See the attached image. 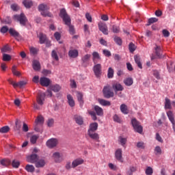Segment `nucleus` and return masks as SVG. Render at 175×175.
Listing matches in <instances>:
<instances>
[{
    "label": "nucleus",
    "instance_id": "15",
    "mask_svg": "<svg viewBox=\"0 0 175 175\" xmlns=\"http://www.w3.org/2000/svg\"><path fill=\"white\" fill-rule=\"evenodd\" d=\"M98 28L104 35H109V30L107 29V25L105 23L98 24Z\"/></svg>",
    "mask_w": 175,
    "mask_h": 175
},
{
    "label": "nucleus",
    "instance_id": "35",
    "mask_svg": "<svg viewBox=\"0 0 175 175\" xmlns=\"http://www.w3.org/2000/svg\"><path fill=\"white\" fill-rule=\"evenodd\" d=\"M29 51H30V54H32V55H36V54L39 53V49L33 46H30Z\"/></svg>",
    "mask_w": 175,
    "mask_h": 175
},
{
    "label": "nucleus",
    "instance_id": "44",
    "mask_svg": "<svg viewBox=\"0 0 175 175\" xmlns=\"http://www.w3.org/2000/svg\"><path fill=\"white\" fill-rule=\"evenodd\" d=\"M11 163H12V167H14L15 169H18L20 166V161L17 160H13Z\"/></svg>",
    "mask_w": 175,
    "mask_h": 175
},
{
    "label": "nucleus",
    "instance_id": "26",
    "mask_svg": "<svg viewBox=\"0 0 175 175\" xmlns=\"http://www.w3.org/2000/svg\"><path fill=\"white\" fill-rule=\"evenodd\" d=\"M98 102L101 105V106H111V103H110V101L106 100L103 98H98Z\"/></svg>",
    "mask_w": 175,
    "mask_h": 175
},
{
    "label": "nucleus",
    "instance_id": "29",
    "mask_svg": "<svg viewBox=\"0 0 175 175\" xmlns=\"http://www.w3.org/2000/svg\"><path fill=\"white\" fill-rule=\"evenodd\" d=\"M9 33L11 35V36H13L14 38H20V33L14 30V29H10Z\"/></svg>",
    "mask_w": 175,
    "mask_h": 175
},
{
    "label": "nucleus",
    "instance_id": "47",
    "mask_svg": "<svg viewBox=\"0 0 175 175\" xmlns=\"http://www.w3.org/2000/svg\"><path fill=\"white\" fill-rule=\"evenodd\" d=\"M145 173L146 175H152V173H154V170H152V167H147Z\"/></svg>",
    "mask_w": 175,
    "mask_h": 175
},
{
    "label": "nucleus",
    "instance_id": "40",
    "mask_svg": "<svg viewBox=\"0 0 175 175\" xmlns=\"http://www.w3.org/2000/svg\"><path fill=\"white\" fill-rule=\"evenodd\" d=\"M118 142L121 144V146H122L124 147V146H125V144H126L127 139H126V138H124L122 136H120L119 139H118Z\"/></svg>",
    "mask_w": 175,
    "mask_h": 175
},
{
    "label": "nucleus",
    "instance_id": "9",
    "mask_svg": "<svg viewBox=\"0 0 175 175\" xmlns=\"http://www.w3.org/2000/svg\"><path fill=\"white\" fill-rule=\"evenodd\" d=\"M93 71L96 77H100L102 75V65L100 64H94Z\"/></svg>",
    "mask_w": 175,
    "mask_h": 175
},
{
    "label": "nucleus",
    "instance_id": "1",
    "mask_svg": "<svg viewBox=\"0 0 175 175\" xmlns=\"http://www.w3.org/2000/svg\"><path fill=\"white\" fill-rule=\"evenodd\" d=\"M59 17L62 18L65 25H68L69 29L68 32L70 35H75L76 33V30H75V26L72 25V19L70 16L66 12V10L63 8L60 10V13L59 14Z\"/></svg>",
    "mask_w": 175,
    "mask_h": 175
},
{
    "label": "nucleus",
    "instance_id": "54",
    "mask_svg": "<svg viewBox=\"0 0 175 175\" xmlns=\"http://www.w3.org/2000/svg\"><path fill=\"white\" fill-rule=\"evenodd\" d=\"M103 53L105 57H111V52L107 49H103Z\"/></svg>",
    "mask_w": 175,
    "mask_h": 175
},
{
    "label": "nucleus",
    "instance_id": "17",
    "mask_svg": "<svg viewBox=\"0 0 175 175\" xmlns=\"http://www.w3.org/2000/svg\"><path fill=\"white\" fill-rule=\"evenodd\" d=\"M38 159L39 157L36 154H32L31 155L27 157V161L28 162H30V163H37Z\"/></svg>",
    "mask_w": 175,
    "mask_h": 175
},
{
    "label": "nucleus",
    "instance_id": "49",
    "mask_svg": "<svg viewBox=\"0 0 175 175\" xmlns=\"http://www.w3.org/2000/svg\"><path fill=\"white\" fill-rule=\"evenodd\" d=\"M38 139H39V136L33 135L30 138V142L32 144H35L36 143V142L38 141Z\"/></svg>",
    "mask_w": 175,
    "mask_h": 175
},
{
    "label": "nucleus",
    "instance_id": "50",
    "mask_svg": "<svg viewBox=\"0 0 175 175\" xmlns=\"http://www.w3.org/2000/svg\"><path fill=\"white\" fill-rule=\"evenodd\" d=\"M114 42L116 44H118V46H121V44H122V40L120 37H115Z\"/></svg>",
    "mask_w": 175,
    "mask_h": 175
},
{
    "label": "nucleus",
    "instance_id": "3",
    "mask_svg": "<svg viewBox=\"0 0 175 175\" xmlns=\"http://www.w3.org/2000/svg\"><path fill=\"white\" fill-rule=\"evenodd\" d=\"M38 11L40 12L41 16H43V17H51L53 18L54 16L51 12H49L50 10V7L48 6L47 4L41 3L38 7Z\"/></svg>",
    "mask_w": 175,
    "mask_h": 175
},
{
    "label": "nucleus",
    "instance_id": "5",
    "mask_svg": "<svg viewBox=\"0 0 175 175\" xmlns=\"http://www.w3.org/2000/svg\"><path fill=\"white\" fill-rule=\"evenodd\" d=\"M13 20L19 23L21 25H23V27H25L27 25V23H28V18H27V16L24 13L14 15Z\"/></svg>",
    "mask_w": 175,
    "mask_h": 175
},
{
    "label": "nucleus",
    "instance_id": "53",
    "mask_svg": "<svg viewBox=\"0 0 175 175\" xmlns=\"http://www.w3.org/2000/svg\"><path fill=\"white\" fill-rule=\"evenodd\" d=\"M10 59H12V56H10V55L5 53L3 55V61H10Z\"/></svg>",
    "mask_w": 175,
    "mask_h": 175
},
{
    "label": "nucleus",
    "instance_id": "11",
    "mask_svg": "<svg viewBox=\"0 0 175 175\" xmlns=\"http://www.w3.org/2000/svg\"><path fill=\"white\" fill-rule=\"evenodd\" d=\"M112 88L116 92V94H117L118 91H124V87H122V85L118 82L113 83L112 84Z\"/></svg>",
    "mask_w": 175,
    "mask_h": 175
},
{
    "label": "nucleus",
    "instance_id": "48",
    "mask_svg": "<svg viewBox=\"0 0 175 175\" xmlns=\"http://www.w3.org/2000/svg\"><path fill=\"white\" fill-rule=\"evenodd\" d=\"M16 66H13L12 68V72L14 76H21V73L16 70Z\"/></svg>",
    "mask_w": 175,
    "mask_h": 175
},
{
    "label": "nucleus",
    "instance_id": "59",
    "mask_svg": "<svg viewBox=\"0 0 175 175\" xmlns=\"http://www.w3.org/2000/svg\"><path fill=\"white\" fill-rule=\"evenodd\" d=\"M162 33L164 38H169L170 36V32L167 29H163Z\"/></svg>",
    "mask_w": 175,
    "mask_h": 175
},
{
    "label": "nucleus",
    "instance_id": "38",
    "mask_svg": "<svg viewBox=\"0 0 175 175\" xmlns=\"http://www.w3.org/2000/svg\"><path fill=\"white\" fill-rule=\"evenodd\" d=\"M46 165L44 160H40L36 163V167H43Z\"/></svg>",
    "mask_w": 175,
    "mask_h": 175
},
{
    "label": "nucleus",
    "instance_id": "45",
    "mask_svg": "<svg viewBox=\"0 0 175 175\" xmlns=\"http://www.w3.org/2000/svg\"><path fill=\"white\" fill-rule=\"evenodd\" d=\"M15 125V131H20L21 129V121L16 120Z\"/></svg>",
    "mask_w": 175,
    "mask_h": 175
},
{
    "label": "nucleus",
    "instance_id": "37",
    "mask_svg": "<svg viewBox=\"0 0 175 175\" xmlns=\"http://www.w3.org/2000/svg\"><path fill=\"white\" fill-rule=\"evenodd\" d=\"M51 57L55 61H59V57H58L57 51H55V50L52 51Z\"/></svg>",
    "mask_w": 175,
    "mask_h": 175
},
{
    "label": "nucleus",
    "instance_id": "41",
    "mask_svg": "<svg viewBox=\"0 0 175 175\" xmlns=\"http://www.w3.org/2000/svg\"><path fill=\"white\" fill-rule=\"evenodd\" d=\"M154 50H155V54H156L157 57H158L159 58H161V46L156 45Z\"/></svg>",
    "mask_w": 175,
    "mask_h": 175
},
{
    "label": "nucleus",
    "instance_id": "18",
    "mask_svg": "<svg viewBox=\"0 0 175 175\" xmlns=\"http://www.w3.org/2000/svg\"><path fill=\"white\" fill-rule=\"evenodd\" d=\"M38 38H39L40 44H44L47 42V36L43 33H40Z\"/></svg>",
    "mask_w": 175,
    "mask_h": 175
},
{
    "label": "nucleus",
    "instance_id": "20",
    "mask_svg": "<svg viewBox=\"0 0 175 175\" xmlns=\"http://www.w3.org/2000/svg\"><path fill=\"white\" fill-rule=\"evenodd\" d=\"M32 68L33 69V70H35L36 72H39V70H40V62L38 60H33L32 62Z\"/></svg>",
    "mask_w": 175,
    "mask_h": 175
},
{
    "label": "nucleus",
    "instance_id": "7",
    "mask_svg": "<svg viewBox=\"0 0 175 175\" xmlns=\"http://www.w3.org/2000/svg\"><path fill=\"white\" fill-rule=\"evenodd\" d=\"M103 94L107 99H110L114 96V92L111 91L110 85H107L103 88Z\"/></svg>",
    "mask_w": 175,
    "mask_h": 175
},
{
    "label": "nucleus",
    "instance_id": "22",
    "mask_svg": "<svg viewBox=\"0 0 175 175\" xmlns=\"http://www.w3.org/2000/svg\"><path fill=\"white\" fill-rule=\"evenodd\" d=\"M68 57L70 58H77L79 57V51L77 49H71L68 51Z\"/></svg>",
    "mask_w": 175,
    "mask_h": 175
},
{
    "label": "nucleus",
    "instance_id": "63",
    "mask_svg": "<svg viewBox=\"0 0 175 175\" xmlns=\"http://www.w3.org/2000/svg\"><path fill=\"white\" fill-rule=\"evenodd\" d=\"M8 83L13 85L14 88H17V83H16L14 81L12 80V79H8Z\"/></svg>",
    "mask_w": 175,
    "mask_h": 175
},
{
    "label": "nucleus",
    "instance_id": "10",
    "mask_svg": "<svg viewBox=\"0 0 175 175\" xmlns=\"http://www.w3.org/2000/svg\"><path fill=\"white\" fill-rule=\"evenodd\" d=\"M45 98H46V94L43 92L39 93L36 98L38 105H40V106H43L44 103Z\"/></svg>",
    "mask_w": 175,
    "mask_h": 175
},
{
    "label": "nucleus",
    "instance_id": "19",
    "mask_svg": "<svg viewBox=\"0 0 175 175\" xmlns=\"http://www.w3.org/2000/svg\"><path fill=\"white\" fill-rule=\"evenodd\" d=\"M83 93L80 92H77V100L79 103V106L80 107H83V105H84V99L83 98Z\"/></svg>",
    "mask_w": 175,
    "mask_h": 175
},
{
    "label": "nucleus",
    "instance_id": "42",
    "mask_svg": "<svg viewBox=\"0 0 175 175\" xmlns=\"http://www.w3.org/2000/svg\"><path fill=\"white\" fill-rule=\"evenodd\" d=\"M44 122V118L42 116H39L37 117L36 120V124H42Z\"/></svg>",
    "mask_w": 175,
    "mask_h": 175
},
{
    "label": "nucleus",
    "instance_id": "55",
    "mask_svg": "<svg viewBox=\"0 0 175 175\" xmlns=\"http://www.w3.org/2000/svg\"><path fill=\"white\" fill-rule=\"evenodd\" d=\"M17 87H19V88H22V87H24V85H27V81H21L18 83H16Z\"/></svg>",
    "mask_w": 175,
    "mask_h": 175
},
{
    "label": "nucleus",
    "instance_id": "25",
    "mask_svg": "<svg viewBox=\"0 0 175 175\" xmlns=\"http://www.w3.org/2000/svg\"><path fill=\"white\" fill-rule=\"evenodd\" d=\"M0 165H2V166L8 167V166L12 165V161L9 159H3L0 161Z\"/></svg>",
    "mask_w": 175,
    "mask_h": 175
},
{
    "label": "nucleus",
    "instance_id": "60",
    "mask_svg": "<svg viewBox=\"0 0 175 175\" xmlns=\"http://www.w3.org/2000/svg\"><path fill=\"white\" fill-rule=\"evenodd\" d=\"M112 31H113V32H114V33H118V32H120V27H118L117 25H113Z\"/></svg>",
    "mask_w": 175,
    "mask_h": 175
},
{
    "label": "nucleus",
    "instance_id": "61",
    "mask_svg": "<svg viewBox=\"0 0 175 175\" xmlns=\"http://www.w3.org/2000/svg\"><path fill=\"white\" fill-rule=\"evenodd\" d=\"M8 51H10V48L8 45H5L1 49V53H8Z\"/></svg>",
    "mask_w": 175,
    "mask_h": 175
},
{
    "label": "nucleus",
    "instance_id": "8",
    "mask_svg": "<svg viewBox=\"0 0 175 175\" xmlns=\"http://www.w3.org/2000/svg\"><path fill=\"white\" fill-rule=\"evenodd\" d=\"M46 145L48 148H54L58 146V139L57 138H51L47 140Z\"/></svg>",
    "mask_w": 175,
    "mask_h": 175
},
{
    "label": "nucleus",
    "instance_id": "34",
    "mask_svg": "<svg viewBox=\"0 0 175 175\" xmlns=\"http://www.w3.org/2000/svg\"><path fill=\"white\" fill-rule=\"evenodd\" d=\"M25 170H27L28 173H33V172H35V167L32 165L27 164L25 167Z\"/></svg>",
    "mask_w": 175,
    "mask_h": 175
},
{
    "label": "nucleus",
    "instance_id": "64",
    "mask_svg": "<svg viewBox=\"0 0 175 175\" xmlns=\"http://www.w3.org/2000/svg\"><path fill=\"white\" fill-rule=\"evenodd\" d=\"M137 148H142V149L144 148V142H137Z\"/></svg>",
    "mask_w": 175,
    "mask_h": 175
},
{
    "label": "nucleus",
    "instance_id": "13",
    "mask_svg": "<svg viewBox=\"0 0 175 175\" xmlns=\"http://www.w3.org/2000/svg\"><path fill=\"white\" fill-rule=\"evenodd\" d=\"M83 163L84 159L81 158L76 159L72 162V167L75 169V167H77V166H80V165H83Z\"/></svg>",
    "mask_w": 175,
    "mask_h": 175
},
{
    "label": "nucleus",
    "instance_id": "62",
    "mask_svg": "<svg viewBox=\"0 0 175 175\" xmlns=\"http://www.w3.org/2000/svg\"><path fill=\"white\" fill-rule=\"evenodd\" d=\"M91 58V55L87 54L82 57L83 62H87Z\"/></svg>",
    "mask_w": 175,
    "mask_h": 175
},
{
    "label": "nucleus",
    "instance_id": "43",
    "mask_svg": "<svg viewBox=\"0 0 175 175\" xmlns=\"http://www.w3.org/2000/svg\"><path fill=\"white\" fill-rule=\"evenodd\" d=\"M134 172H136V167L131 166L129 170L126 172L127 175H133Z\"/></svg>",
    "mask_w": 175,
    "mask_h": 175
},
{
    "label": "nucleus",
    "instance_id": "21",
    "mask_svg": "<svg viewBox=\"0 0 175 175\" xmlns=\"http://www.w3.org/2000/svg\"><path fill=\"white\" fill-rule=\"evenodd\" d=\"M67 102L70 106V107H75L76 106V103L75 102V99H73V96L70 94L67 95Z\"/></svg>",
    "mask_w": 175,
    "mask_h": 175
},
{
    "label": "nucleus",
    "instance_id": "36",
    "mask_svg": "<svg viewBox=\"0 0 175 175\" xmlns=\"http://www.w3.org/2000/svg\"><path fill=\"white\" fill-rule=\"evenodd\" d=\"M124 83L125 85L130 87V85H132L133 84V79L132 78H126V79H124Z\"/></svg>",
    "mask_w": 175,
    "mask_h": 175
},
{
    "label": "nucleus",
    "instance_id": "24",
    "mask_svg": "<svg viewBox=\"0 0 175 175\" xmlns=\"http://www.w3.org/2000/svg\"><path fill=\"white\" fill-rule=\"evenodd\" d=\"M92 55H93L92 59L94 64H98L99 61L102 60V58L100 57L98 52H93Z\"/></svg>",
    "mask_w": 175,
    "mask_h": 175
},
{
    "label": "nucleus",
    "instance_id": "30",
    "mask_svg": "<svg viewBox=\"0 0 175 175\" xmlns=\"http://www.w3.org/2000/svg\"><path fill=\"white\" fill-rule=\"evenodd\" d=\"M135 62L137 64L139 69H143V66L142 65V62L140 61V56L136 55L134 56Z\"/></svg>",
    "mask_w": 175,
    "mask_h": 175
},
{
    "label": "nucleus",
    "instance_id": "52",
    "mask_svg": "<svg viewBox=\"0 0 175 175\" xmlns=\"http://www.w3.org/2000/svg\"><path fill=\"white\" fill-rule=\"evenodd\" d=\"M11 9L14 12H17V10H20V7L18 6V5L14 3L11 5Z\"/></svg>",
    "mask_w": 175,
    "mask_h": 175
},
{
    "label": "nucleus",
    "instance_id": "33",
    "mask_svg": "<svg viewBox=\"0 0 175 175\" xmlns=\"http://www.w3.org/2000/svg\"><path fill=\"white\" fill-rule=\"evenodd\" d=\"M107 77L108 79H113V77H114V69L111 67L108 68Z\"/></svg>",
    "mask_w": 175,
    "mask_h": 175
},
{
    "label": "nucleus",
    "instance_id": "39",
    "mask_svg": "<svg viewBox=\"0 0 175 175\" xmlns=\"http://www.w3.org/2000/svg\"><path fill=\"white\" fill-rule=\"evenodd\" d=\"M10 131V127L9 126H4L0 129L1 133H8Z\"/></svg>",
    "mask_w": 175,
    "mask_h": 175
},
{
    "label": "nucleus",
    "instance_id": "28",
    "mask_svg": "<svg viewBox=\"0 0 175 175\" xmlns=\"http://www.w3.org/2000/svg\"><path fill=\"white\" fill-rule=\"evenodd\" d=\"M23 4L24 5L25 8H26V9H31L33 5V3L30 0H24L23 1Z\"/></svg>",
    "mask_w": 175,
    "mask_h": 175
},
{
    "label": "nucleus",
    "instance_id": "57",
    "mask_svg": "<svg viewBox=\"0 0 175 175\" xmlns=\"http://www.w3.org/2000/svg\"><path fill=\"white\" fill-rule=\"evenodd\" d=\"M154 151L156 152V155L159 154V155H161L162 154V149H161V146H156L154 148Z\"/></svg>",
    "mask_w": 175,
    "mask_h": 175
},
{
    "label": "nucleus",
    "instance_id": "4",
    "mask_svg": "<svg viewBox=\"0 0 175 175\" xmlns=\"http://www.w3.org/2000/svg\"><path fill=\"white\" fill-rule=\"evenodd\" d=\"M94 111H89L88 113L90 114V116H91L93 121H96L98 120L96 116H98L100 117H102V116H103V109L98 105H94Z\"/></svg>",
    "mask_w": 175,
    "mask_h": 175
},
{
    "label": "nucleus",
    "instance_id": "32",
    "mask_svg": "<svg viewBox=\"0 0 175 175\" xmlns=\"http://www.w3.org/2000/svg\"><path fill=\"white\" fill-rule=\"evenodd\" d=\"M62 88L61 87V85L56 84V85H53L51 86V91H53V92H59V91H61V89Z\"/></svg>",
    "mask_w": 175,
    "mask_h": 175
},
{
    "label": "nucleus",
    "instance_id": "31",
    "mask_svg": "<svg viewBox=\"0 0 175 175\" xmlns=\"http://www.w3.org/2000/svg\"><path fill=\"white\" fill-rule=\"evenodd\" d=\"M165 109H168V110H171L172 109V103L170 102V99H169L168 98H165Z\"/></svg>",
    "mask_w": 175,
    "mask_h": 175
},
{
    "label": "nucleus",
    "instance_id": "56",
    "mask_svg": "<svg viewBox=\"0 0 175 175\" xmlns=\"http://www.w3.org/2000/svg\"><path fill=\"white\" fill-rule=\"evenodd\" d=\"M158 21V18H150L148 19V23L147 25H151V24H154V23H157Z\"/></svg>",
    "mask_w": 175,
    "mask_h": 175
},
{
    "label": "nucleus",
    "instance_id": "46",
    "mask_svg": "<svg viewBox=\"0 0 175 175\" xmlns=\"http://www.w3.org/2000/svg\"><path fill=\"white\" fill-rule=\"evenodd\" d=\"M113 120L115 122H118L119 124H121V122H122L121 118H120V116H118V115H117V114H115L113 116Z\"/></svg>",
    "mask_w": 175,
    "mask_h": 175
},
{
    "label": "nucleus",
    "instance_id": "6",
    "mask_svg": "<svg viewBox=\"0 0 175 175\" xmlns=\"http://www.w3.org/2000/svg\"><path fill=\"white\" fill-rule=\"evenodd\" d=\"M131 125L137 133L142 135L143 133V126L140 124V122L137 121L136 118H133L131 120Z\"/></svg>",
    "mask_w": 175,
    "mask_h": 175
},
{
    "label": "nucleus",
    "instance_id": "58",
    "mask_svg": "<svg viewBox=\"0 0 175 175\" xmlns=\"http://www.w3.org/2000/svg\"><path fill=\"white\" fill-rule=\"evenodd\" d=\"M47 126L49 128H51V126H54V119H53V118L49 119L47 121Z\"/></svg>",
    "mask_w": 175,
    "mask_h": 175
},
{
    "label": "nucleus",
    "instance_id": "51",
    "mask_svg": "<svg viewBox=\"0 0 175 175\" xmlns=\"http://www.w3.org/2000/svg\"><path fill=\"white\" fill-rule=\"evenodd\" d=\"M129 49L131 53H133L136 50V46H135V44L131 42L129 45Z\"/></svg>",
    "mask_w": 175,
    "mask_h": 175
},
{
    "label": "nucleus",
    "instance_id": "16",
    "mask_svg": "<svg viewBox=\"0 0 175 175\" xmlns=\"http://www.w3.org/2000/svg\"><path fill=\"white\" fill-rule=\"evenodd\" d=\"M40 83L42 87H49L50 85V79L47 77H41L40 79Z\"/></svg>",
    "mask_w": 175,
    "mask_h": 175
},
{
    "label": "nucleus",
    "instance_id": "2",
    "mask_svg": "<svg viewBox=\"0 0 175 175\" xmlns=\"http://www.w3.org/2000/svg\"><path fill=\"white\" fill-rule=\"evenodd\" d=\"M96 131H98V124L96 122L90 124L88 131V135L90 139H92L93 140H99V134L95 133Z\"/></svg>",
    "mask_w": 175,
    "mask_h": 175
},
{
    "label": "nucleus",
    "instance_id": "12",
    "mask_svg": "<svg viewBox=\"0 0 175 175\" xmlns=\"http://www.w3.org/2000/svg\"><path fill=\"white\" fill-rule=\"evenodd\" d=\"M115 157L117 161L122 163V162H124V159H122V149H118L115 152Z\"/></svg>",
    "mask_w": 175,
    "mask_h": 175
},
{
    "label": "nucleus",
    "instance_id": "23",
    "mask_svg": "<svg viewBox=\"0 0 175 175\" xmlns=\"http://www.w3.org/2000/svg\"><path fill=\"white\" fill-rule=\"evenodd\" d=\"M74 120L78 125H83L84 124V119L79 115H75Z\"/></svg>",
    "mask_w": 175,
    "mask_h": 175
},
{
    "label": "nucleus",
    "instance_id": "14",
    "mask_svg": "<svg viewBox=\"0 0 175 175\" xmlns=\"http://www.w3.org/2000/svg\"><path fill=\"white\" fill-rule=\"evenodd\" d=\"M52 157L53 158L55 162L57 163L62 162V157L61 156V153H59V152H54L52 155Z\"/></svg>",
    "mask_w": 175,
    "mask_h": 175
},
{
    "label": "nucleus",
    "instance_id": "27",
    "mask_svg": "<svg viewBox=\"0 0 175 175\" xmlns=\"http://www.w3.org/2000/svg\"><path fill=\"white\" fill-rule=\"evenodd\" d=\"M120 111L122 114H129V110L128 109V106L125 104H122L120 105Z\"/></svg>",
    "mask_w": 175,
    "mask_h": 175
}]
</instances>
